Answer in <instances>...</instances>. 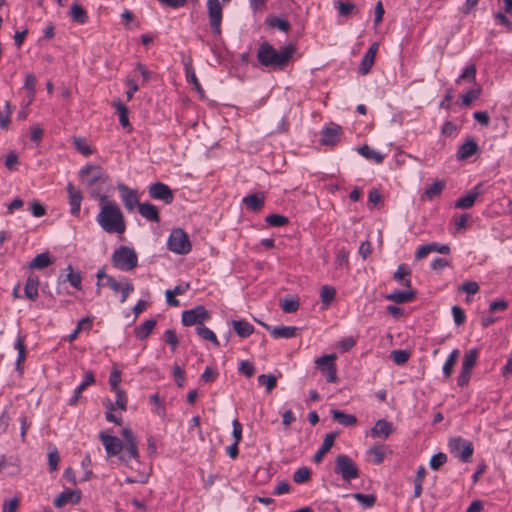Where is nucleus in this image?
Listing matches in <instances>:
<instances>
[{
	"instance_id": "1",
	"label": "nucleus",
	"mask_w": 512,
	"mask_h": 512,
	"mask_svg": "<svg viewBox=\"0 0 512 512\" xmlns=\"http://www.w3.org/2000/svg\"><path fill=\"white\" fill-rule=\"evenodd\" d=\"M101 209L96 216L99 226L109 234H123L126 230L124 215L119 206L107 199L105 195H99Z\"/></svg>"
},
{
	"instance_id": "2",
	"label": "nucleus",
	"mask_w": 512,
	"mask_h": 512,
	"mask_svg": "<svg viewBox=\"0 0 512 512\" xmlns=\"http://www.w3.org/2000/svg\"><path fill=\"white\" fill-rule=\"evenodd\" d=\"M294 52L293 45L276 50L271 44L264 42L258 49L257 60L262 66L282 69L288 64Z\"/></svg>"
},
{
	"instance_id": "3",
	"label": "nucleus",
	"mask_w": 512,
	"mask_h": 512,
	"mask_svg": "<svg viewBox=\"0 0 512 512\" xmlns=\"http://www.w3.org/2000/svg\"><path fill=\"white\" fill-rule=\"evenodd\" d=\"M113 265L121 271H131L138 265V257L133 248L120 246L112 254Z\"/></svg>"
},
{
	"instance_id": "4",
	"label": "nucleus",
	"mask_w": 512,
	"mask_h": 512,
	"mask_svg": "<svg viewBox=\"0 0 512 512\" xmlns=\"http://www.w3.org/2000/svg\"><path fill=\"white\" fill-rule=\"evenodd\" d=\"M334 472L347 482L358 478L360 474L355 462L345 454L336 457Z\"/></svg>"
},
{
	"instance_id": "5",
	"label": "nucleus",
	"mask_w": 512,
	"mask_h": 512,
	"mask_svg": "<svg viewBox=\"0 0 512 512\" xmlns=\"http://www.w3.org/2000/svg\"><path fill=\"white\" fill-rule=\"evenodd\" d=\"M122 436L124 439L123 443L125 451L120 455V462L129 464L132 461H135L140 465L137 441L134 433L130 428H124L122 430Z\"/></svg>"
},
{
	"instance_id": "6",
	"label": "nucleus",
	"mask_w": 512,
	"mask_h": 512,
	"mask_svg": "<svg viewBox=\"0 0 512 512\" xmlns=\"http://www.w3.org/2000/svg\"><path fill=\"white\" fill-rule=\"evenodd\" d=\"M168 249L174 253L184 255L190 252L191 244L188 235L180 228L174 229L167 242Z\"/></svg>"
},
{
	"instance_id": "7",
	"label": "nucleus",
	"mask_w": 512,
	"mask_h": 512,
	"mask_svg": "<svg viewBox=\"0 0 512 512\" xmlns=\"http://www.w3.org/2000/svg\"><path fill=\"white\" fill-rule=\"evenodd\" d=\"M450 452L463 463L471 461L474 447L471 441L461 437L453 438L449 442Z\"/></svg>"
},
{
	"instance_id": "8",
	"label": "nucleus",
	"mask_w": 512,
	"mask_h": 512,
	"mask_svg": "<svg viewBox=\"0 0 512 512\" xmlns=\"http://www.w3.org/2000/svg\"><path fill=\"white\" fill-rule=\"evenodd\" d=\"M209 25L213 34L221 35L223 10L219 0H207Z\"/></svg>"
},
{
	"instance_id": "9",
	"label": "nucleus",
	"mask_w": 512,
	"mask_h": 512,
	"mask_svg": "<svg viewBox=\"0 0 512 512\" xmlns=\"http://www.w3.org/2000/svg\"><path fill=\"white\" fill-rule=\"evenodd\" d=\"M210 315L207 309L202 306H196L193 309L186 310L182 313V323L184 326L203 325V322L208 320Z\"/></svg>"
},
{
	"instance_id": "10",
	"label": "nucleus",
	"mask_w": 512,
	"mask_h": 512,
	"mask_svg": "<svg viewBox=\"0 0 512 512\" xmlns=\"http://www.w3.org/2000/svg\"><path fill=\"white\" fill-rule=\"evenodd\" d=\"M99 439L101 440L106 454L108 457L118 456L120 460V455L125 451V446L123 441L117 436H112L106 434L105 432H101L99 434Z\"/></svg>"
},
{
	"instance_id": "11",
	"label": "nucleus",
	"mask_w": 512,
	"mask_h": 512,
	"mask_svg": "<svg viewBox=\"0 0 512 512\" xmlns=\"http://www.w3.org/2000/svg\"><path fill=\"white\" fill-rule=\"evenodd\" d=\"M80 176L85 180L87 186L92 187L98 182H106L107 174L100 166L89 165L80 170Z\"/></svg>"
},
{
	"instance_id": "12",
	"label": "nucleus",
	"mask_w": 512,
	"mask_h": 512,
	"mask_svg": "<svg viewBox=\"0 0 512 512\" xmlns=\"http://www.w3.org/2000/svg\"><path fill=\"white\" fill-rule=\"evenodd\" d=\"M149 196L154 200L163 201L165 204H171L174 195L170 187L162 182H156L149 186Z\"/></svg>"
},
{
	"instance_id": "13",
	"label": "nucleus",
	"mask_w": 512,
	"mask_h": 512,
	"mask_svg": "<svg viewBox=\"0 0 512 512\" xmlns=\"http://www.w3.org/2000/svg\"><path fill=\"white\" fill-rule=\"evenodd\" d=\"M117 189L120 193L121 200L128 211H133L135 207L140 204L138 192L134 189L129 188L123 183L117 185Z\"/></svg>"
},
{
	"instance_id": "14",
	"label": "nucleus",
	"mask_w": 512,
	"mask_h": 512,
	"mask_svg": "<svg viewBox=\"0 0 512 512\" xmlns=\"http://www.w3.org/2000/svg\"><path fill=\"white\" fill-rule=\"evenodd\" d=\"M342 134V127L332 123L321 131V143L326 146H333L339 142Z\"/></svg>"
},
{
	"instance_id": "15",
	"label": "nucleus",
	"mask_w": 512,
	"mask_h": 512,
	"mask_svg": "<svg viewBox=\"0 0 512 512\" xmlns=\"http://www.w3.org/2000/svg\"><path fill=\"white\" fill-rule=\"evenodd\" d=\"M259 323L265 329L270 331L271 336L273 338H275V339H279V338H283V339L294 338V337H296L298 335V332L300 330L298 327H295V326H276V327L271 328L266 323H263L261 321H259Z\"/></svg>"
},
{
	"instance_id": "16",
	"label": "nucleus",
	"mask_w": 512,
	"mask_h": 512,
	"mask_svg": "<svg viewBox=\"0 0 512 512\" xmlns=\"http://www.w3.org/2000/svg\"><path fill=\"white\" fill-rule=\"evenodd\" d=\"M481 186V183L477 184L467 195L458 198L455 202V207L459 209L471 208L482 194Z\"/></svg>"
},
{
	"instance_id": "17",
	"label": "nucleus",
	"mask_w": 512,
	"mask_h": 512,
	"mask_svg": "<svg viewBox=\"0 0 512 512\" xmlns=\"http://www.w3.org/2000/svg\"><path fill=\"white\" fill-rule=\"evenodd\" d=\"M68 196H69V204H70V213L73 216H78L80 213V206L82 202V194L79 189H77L71 182L67 184L66 187Z\"/></svg>"
},
{
	"instance_id": "18",
	"label": "nucleus",
	"mask_w": 512,
	"mask_h": 512,
	"mask_svg": "<svg viewBox=\"0 0 512 512\" xmlns=\"http://www.w3.org/2000/svg\"><path fill=\"white\" fill-rule=\"evenodd\" d=\"M392 432V423L386 421L385 419H379L371 429L370 435L373 438L387 439Z\"/></svg>"
},
{
	"instance_id": "19",
	"label": "nucleus",
	"mask_w": 512,
	"mask_h": 512,
	"mask_svg": "<svg viewBox=\"0 0 512 512\" xmlns=\"http://www.w3.org/2000/svg\"><path fill=\"white\" fill-rule=\"evenodd\" d=\"M81 500V494L78 491L66 490L62 492L54 500V505L58 508L65 506L68 503L77 504Z\"/></svg>"
},
{
	"instance_id": "20",
	"label": "nucleus",
	"mask_w": 512,
	"mask_h": 512,
	"mask_svg": "<svg viewBox=\"0 0 512 512\" xmlns=\"http://www.w3.org/2000/svg\"><path fill=\"white\" fill-rule=\"evenodd\" d=\"M416 296V292L412 289L408 290H395L386 295V299L389 301H393L397 304H403L412 301Z\"/></svg>"
},
{
	"instance_id": "21",
	"label": "nucleus",
	"mask_w": 512,
	"mask_h": 512,
	"mask_svg": "<svg viewBox=\"0 0 512 512\" xmlns=\"http://www.w3.org/2000/svg\"><path fill=\"white\" fill-rule=\"evenodd\" d=\"M336 437H337V433H335V432H330L325 435V438H324L320 448L314 455V461L316 463L321 462L324 455L329 452V450L334 445Z\"/></svg>"
},
{
	"instance_id": "22",
	"label": "nucleus",
	"mask_w": 512,
	"mask_h": 512,
	"mask_svg": "<svg viewBox=\"0 0 512 512\" xmlns=\"http://www.w3.org/2000/svg\"><path fill=\"white\" fill-rule=\"evenodd\" d=\"M138 211H139L140 215L142 217H144L145 219H147L148 221H151V222H159L160 221L158 208L149 202L140 203L138 205Z\"/></svg>"
},
{
	"instance_id": "23",
	"label": "nucleus",
	"mask_w": 512,
	"mask_h": 512,
	"mask_svg": "<svg viewBox=\"0 0 512 512\" xmlns=\"http://www.w3.org/2000/svg\"><path fill=\"white\" fill-rule=\"evenodd\" d=\"M38 286H39V278L35 274H30L27 277L24 293L26 298L31 301H35L38 298Z\"/></svg>"
},
{
	"instance_id": "24",
	"label": "nucleus",
	"mask_w": 512,
	"mask_h": 512,
	"mask_svg": "<svg viewBox=\"0 0 512 512\" xmlns=\"http://www.w3.org/2000/svg\"><path fill=\"white\" fill-rule=\"evenodd\" d=\"M242 202L247 209L258 211L264 206L265 196L262 193H253L245 196Z\"/></svg>"
},
{
	"instance_id": "25",
	"label": "nucleus",
	"mask_w": 512,
	"mask_h": 512,
	"mask_svg": "<svg viewBox=\"0 0 512 512\" xmlns=\"http://www.w3.org/2000/svg\"><path fill=\"white\" fill-rule=\"evenodd\" d=\"M182 64L184 66L185 76L188 82L192 83L197 90L201 89V85L196 77L191 57L182 56Z\"/></svg>"
},
{
	"instance_id": "26",
	"label": "nucleus",
	"mask_w": 512,
	"mask_h": 512,
	"mask_svg": "<svg viewBox=\"0 0 512 512\" xmlns=\"http://www.w3.org/2000/svg\"><path fill=\"white\" fill-rule=\"evenodd\" d=\"M478 150V144L475 140L469 139L463 143L457 151L458 160H466L473 156Z\"/></svg>"
},
{
	"instance_id": "27",
	"label": "nucleus",
	"mask_w": 512,
	"mask_h": 512,
	"mask_svg": "<svg viewBox=\"0 0 512 512\" xmlns=\"http://www.w3.org/2000/svg\"><path fill=\"white\" fill-rule=\"evenodd\" d=\"M333 420L344 427H351L356 425L357 418L353 414H347L343 411L333 409L331 410Z\"/></svg>"
},
{
	"instance_id": "28",
	"label": "nucleus",
	"mask_w": 512,
	"mask_h": 512,
	"mask_svg": "<svg viewBox=\"0 0 512 512\" xmlns=\"http://www.w3.org/2000/svg\"><path fill=\"white\" fill-rule=\"evenodd\" d=\"M411 269L406 264H400L393 275L395 281L399 282L402 286L411 288Z\"/></svg>"
},
{
	"instance_id": "29",
	"label": "nucleus",
	"mask_w": 512,
	"mask_h": 512,
	"mask_svg": "<svg viewBox=\"0 0 512 512\" xmlns=\"http://www.w3.org/2000/svg\"><path fill=\"white\" fill-rule=\"evenodd\" d=\"M232 326L236 334L241 338H247L254 332V327L246 320H233Z\"/></svg>"
},
{
	"instance_id": "30",
	"label": "nucleus",
	"mask_w": 512,
	"mask_h": 512,
	"mask_svg": "<svg viewBox=\"0 0 512 512\" xmlns=\"http://www.w3.org/2000/svg\"><path fill=\"white\" fill-rule=\"evenodd\" d=\"M53 263L48 252L40 253L36 255L33 260L29 263V268L34 270H42L47 268Z\"/></svg>"
},
{
	"instance_id": "31",
	"label": "nucleus",
	"mask_w": 512,
	"mask_h": 512,
	"mask_svg": "<svg viewBox=\"0 0 512 512\" xmlns=\"http://www.w3.org/2000/svg\"><path fill=\"white\" fill-rule=\"evenodd\" d=\"M113 106L118 113L120 125L130 132L132 130V126L128 118V108L120 100L114 101Z\"/></svg>"
},
{
	"instance_id": "32",
	"label": "nucleus",
	"mask_w": 512,
	"mask_h": 512,
	"mask_svg": "<svg viewBox=\"0 0 512 512\" xmlns=\"http://www.w3.org/2000/svg\"><path fill=\"white\" fill-rule=\"evenodd\" d=\"M445 186H446L445 181H443V180L435 181L434 183H432L430 186L427 187V189L425 190V192L422 196V199H427L430 201L433 200L434 198L440 196V194L444 190Z\"/></svg>"
},
{
	"instance_id": "33",
	"label": "nucleus",
	"mask_w": 512,
	"mask_h": 512,
	"mask_svg": "<svg viewBox=\"0 0 512 512\" xmlns=\"http://www.w3.org/2000/svg\"><path fill=\"white\" fill-rule=\"evenodd\" d=\"M156 326V320L149 319L146 320L143 324L137 326L135 328V336L136 338L143 340L149 336V334L153 331Z\"/></svg>"
},
{
	"instance_id": "34",
	"label": "nucleus",
	"mask_w": 512,
	"mask_h": 512,
	"mask_svg": "<svg viewBox=\"0 0 512 512\" xmlns=\"http://www.w3.org/2000/svg\"><path fill=\"white\" fill-rule=\"evenodd\" d=\"M70 16L74 22L84 24L88 21L85 9L79 4H73L70 8Z\"/></svg>"
},
{
	"instance_id": "35",
	"label": "nucleus",
	"mask_w": 512,
	"mask_h": 512,
	"mask_svg": "<svg viewBox=\"0 0 512 512\" xmlns=\"http://www.w3.org/2000/svg\"><path fill=\"white\" fill-rule=\"evenodd\" d=\"M478 359V350L477 349H470L464 354L463 361H462V369L468 370L472 372V369L476 365Z\"/></svg>"
},
{
	"instance_id": "36",
	"label": "nucleus",
	"mask_w": 512,
	"mask_h": 512,
	"mask_svg": "<svg viewBox=\"0 0 512 512\" xmlns=\"http://www.w3.org/2000/svg\"><path fill=\"white\" fill-rule=\"evenodd\" d=\"M459 350L458 349H454L448 356V358L446 359L444 365H443V374L446 378H449L452 374V371H453V367L454 365L456 364L457 362V359L459 357Z\"/></svg>"
},
{
	"instance_id": "37",
	"label": "nucleus",
	"mask_w": 512,
	"mask_h": 512,
	"mask_svg": "<svg viewBox=\"0 0 512 512\" xmlns=\"http://www.w3.org/2000/svg\"><path fill=\"white\" fill-rule=\"evenodd\" d=\"M387 447L385 445H374L371 447L367 453L373 457V462L375 464H381L386 456Z\"/></svg>"
},
{
	"instance_id": "38",
	"label": "nucleus",
	"mask_w": 512,
	"mask_h": 512,
	"mask_svg": "<svg viewBox=\"0 0 512 512\" xmlns=\"http://www.w3.org/2000/svg\"><path fill=\"white\" fill-rule=\"evenodd\" d=\"M358 152L366 159H369V160L373 159L378 164H381L384 160V156L381 153L371 149L367 145H363V146L359 147Z\"/></svg>"
},
{
	"instance_id": "39",
	"label": "nucleus",
	"mask_w": 512,
	"mask_h": 512,
	"mask_svg": "<svg viewBox=\"0 0 512 512\" xmlns=\"http://www.w3.org/2000/svg\"><path fill=\"white\" fill-rule=\"evenodd\" d=\"M265 23L271 28L279 29L282 32L288 33L290 30V23L279 17H269L265 20Z\"/></svg>"
},
{
	"instance_id": "40",
	"label": "nucleus",
	"mask_w": 512,
	"mask_h": 512,
	"mask_svg": "<svg viewBox=\"0 0 512 512\" xmlns=\"http://www.w3.org/2000/svg\"><path fill=\"white\" fill-rule=\"evenodd\" d=\"M12 106L9 101L5 102L4 110L0 111V128L8 130L11 123Z\"/></svg>"
},
{
	"instance_id": "41",
	"label": "nucleus",
	"mask_w": 512,
	"mask_h": 512,
	"mask_svg": "<svg viewBox=\"0 0 512 512\" xmlns=\"http://www.w3.org/2000/svg\"><path fill=\"white\" fill-rule=\"evenodd\" d=\"M336 290L330 285H324L321 288L320 298L324 306L328 307L331 302L335 299Z\"/></svg>"
},
{
	"instance_id": "42",
	"label": "nucleus",
	"mask_w": 512,
	"mask_h": 512,
	"mask_svg": "<svg viewBox=\"0 0 512 512\" xmlns=\"http://www.w3.org/2000/svg\"><path fill=\"white\" fill-rule=\"evenodd\" d=\"M352 496L365 509L373 507L376 502L374 494L355 493Z\"/></svg>"
},
{
	"instance_id": "43",
	"label": "nucleus",
	"mask_w": 512,
	"mask_h": 512,
	"mask_svg": "<svg viewBox=\"0 0 512 512\" xmlns=\"http://www.w3.org/2000/svg\"><path fill=\"white\" fill-rule=\"evenodd\" d=\"M196 333L200 338H202L204 340L211 341L216 346L219 345V341H218L215 333L208 327H206L204 325L197 326Z\"/></svg>"
},
{
	"instance_id": "44",
	"label": "nucleus",
	"mask_w": 512,
	"mask_h": 512,
	"mask_svg": "<svg viewBox=\"0 0 512 512\" xmlns=\"http://www.w3.org/2000/svg\"><path fill=\"white\" fill-rule=\"evenodd\" d=\"M128 465H130V467L132 469H135L139 472V476L136 477V478H132V477H127L125 479V482L126 483H146L147 480H148V476L149 474L147 472H141L140 471V465H138L135 461H132L131 463H129Z\"/></svg>"
},
{
	"instance_id": "45",
	"label": "nucleus",
	"mask_w": 512,
	"mask_h": 512,
	"mask_svg": "<svg viewBox=\"0 0 512 512\" xmlns=\"http://www.w3.org/2000/svg\"><path fill=\"white\" fill-rule=\"evenodd\" d=\"M258 382L260 385H264L266 391L270 393L276 387L277 379L273 374H261L258 376Z\"/></svg>"
},
{
	"instance_id": "46",
	"label": "nucleus",
	"mask_w": 512,
	"mask_h": 512,
	"mask_svg": "<svg viewBox=\"0 0 512 512\" xmlns=\"http://www.w3.org/2000/svg\"><path fill=\"white\" fill-rule=\"evenodd\" d=\"M411 353L408 350H394L390 353V358L397 365H404L410 358Z\"/></svg>"
},
{
	"instance_id": "47",
	"label": "nucleus",
	"mask_w": 512,
	"mask_h": 512,
	"mask_svg": "<svg viewBox=\"0 0 512 512\" xmlns=\"http://www.w3.org/2000/svg\"><path fill=\"white\" fill-rule=\"evenodd\" d=\"M374 60H375V56L372 55V51L366 52L364 57L362 58L360 68H359V73L362 75H366L367 73H369L371 67L374 64Z\"/></svg>"
},
{
	"instance_id": "48",
	"label": "nucleus",
	"mask_w": 512,
	"mask_h": 512,
	"mask_svg": "<svg viewBox=\"0 0 512 512\" xmlns=\"http://www.w3.org/2000/svg\"><path fill=\"white\" fill-rule=\"evenodd\" d=\"M280 307L285 313H294L299 308V301L296 298H286L281 300Z\"/></svg>"
},
{
	"instance_id": "49",
	"label": "nucleus",
	"mask_w": 512,
	"mask_h": 512,
	"mask_svg": "<svg viewBox=\"0 0 512 512\" xmlns=\"http://www.w3.org/2000/svg\"><path fill=\"white\" fill-rule=\"evenodd\" d=\"M265 221L267 224H269L272 227H282L289 222L287 217L280 215V214L268 215L265 218Z\"/></svg>"
},
{
	"instance_id": "50",
	"label": "nucleus",
	"mask_w": 512,
	"mask_h": 512,
	"mask_svg": "<svg viewBox=\"0 0 512 512\" xmlns=\"http://www.w3.org/2000/svg\"><path fill=\"white\" fill-rule=\"evenodd\" d=\"M476 78V67L475 65L467 66L462 74L456 79V83H460L461 81L474 82Z\"/></svg>"
},
{
	"instance_id": "51",
	"label": "nucleus",
	"mask_w": 512,
	"mask_h": 512,
	"mask_svg": "<svg viewBox=\"0 0 512 512\" xmlns=\"http://www.w3.org/2000/svg\"><path fill=\"white\" fill-rule=\"evenodd\" d=\"M311 471L308 467H301L297 469L293 474V481L301 484L310 479Z\"/></svg>"
},
{
	"instance_id": "52",
	"label": "nucleus",
	"mask_w": 512,
	"mask_h": 512,
	"mask_svg": "<svg viewBox=\"0 0 512 512\" xmlns=\"http://www.w3.org/2000/svg\"><path fill=\"white\" fill-rule=\"evenodd\" d=\"M480 92L481 90L479 88L468 90L461 96L462 104L466 107L470 106L474 100L478 99Z\"/></svg>"
},
{
	"instance_id": "53",
	"label": "nucleus",
	"mask_w": 512,
	"mask_h": 512,
	"mask_svg": "<svg viewBox=\"0 0 512 512\" xmlns=\"http://www.w3.org/2000/svg\"><path fill=\"white\" fill-rule=\"evenodd\" d=\"M335 359L336 356L334 354L324 355L316 359V364L321 371H326L327 367L335 365Z\"/></svg>"
},
{
	"instance_id": "54",
	"label": "nucleus",
	"mask_w": 512,
	"mask_h": 512,
	"mask_svg": "<svg viewBox=\"0 0 512 512\" xmlns=\"http://www.w3.org/2000/svg\"><path fill=\"white\" fill-rule=\"evenodd\" d=\"M446 462H447V455L445 453L439 452L431 457L429 464H430L431 469L438 470Z\"/></svg>"
},
{
	"instance_id": "55",
	"label": "nucleus",
	"mask_w": 512,
	"mask_h": 512,
	"mask_svg": "<svg viewBox=\"0 0 512 512\" xmlns=\"http://www.w3.org/2000/svg\"><path fill=\"white\" fill-rule=\"evenodd\" d=\"M68 269L70 270V273L67 275V280L69 281V283L75 289L81 290L82 289V285H81L82 277H81V274L79 272H74L72 270L71 266H69Z\"/></svg>"
},
{
	"instance_id": "56",
	"label": "nucleus",
	"mask_w": 512,
	"mask_h": 512,
	"mask_svg": "<svg viewBox=\"0 0 512 512\" xmlns=\"http://www.w3.org/2000/svg\"><path fill=\"white\" fill-rule=\"evenodd\" d=\"M60 461V456L57 449L54 447L48 453V466L50 471H56L58 469V463Z\"/></svg>"
},
{
	"instance_id": "57",
	"label": "nucleus",
	"mask_w": 512,
	"mask_h": 512,
	"mask_svg": "<svg viewBox=\"0 0 512 512\" xmlns=\"http://www.w3.org/2000/svg\"><path fill=\"white\" fill-rule=\"evenodd\" d=\"M349 253L345 249H341L338 251L336 258H335V265L336 268H343L347 267L349 264Z\"/></svg>"
},
{
	"instance_id": "58",
	"label": "nucleus",
	"mask_w": 512,
	"mask_h": 512,
	"mask_svg": "<svg viewBox=\"0 0 512 512\" xmlns=\"http://www.w3.org/2000/svg\"><path fill=\"white\" fill-rule=\"evenodd\" d=\"M114 392L116 395L115 405L118 409L126 411L128 400L125 392L122 389L115 390Z\"/></svg>"
},
{
	"instance_id": "59",
	"label": "nucleus",
	"mask_w": 512,
	"mask_h": 512,
	"mask_svg": "<svg viewBox=\"0 0 512 512\" xmlns=\"http://www.w3.org/2000/svg\"><path fill=\"white\" fill-rule=\"evenodd\" d=\"M121 382V371L118 369L112 370L109 376V385L112 391L118 390L119 383Z\"/></svg>"
},
{
	"instance_id": "60",
	"label": "nucleus",
	"mask_w": 512,
	"mask_h": 512,
	"mask_svg": "<svg viewBox=\"0 0 512 512\" xmlns=\"http://www.w3.org/2000/svg\"><path fill=\"white\" fill-rule=\"evenodd\" d=\"M172 373L177 386L182 387L185 383V371L179 365H174Z\"/></svg>"
},
{
	"instance_id": "61",
	"label": "nucleus",
	"mask_w": 512,
	"mask_h": 512,
	"mask_svg": "<svg viewBox=\"0 0 512 512\" xmlns=\"http://www.w3.org/2000/svg\"><path fill=\"white\" fill-rule=\"evenodd\" d=\"M95 382V377L92 371L85 372L84 380L75 389L77 393H82L89 385Z\"/></svg>"
},
{
	"instance_id": "62",
	"label": "nucleus",
	"mask_w": 512,
	"mask_h": 512,
	"mask_svg": "<svg viewBox=\"0 0 512 512\" xmlns=\"http://www.w3.org/2000/svg\"><path fill=\"white\" fill-rule=\"evenodd\" d=\"M239 371L246 377L250 378L255 373V368L253 364L247 360H242L239 365Z\"/></svg>"
},
{
	"instance_id": "63",
	"label": "nucleus",
	"mask_w": 512,
	"mask_h": 512,
	"mask_svg": "<svg viewBox=\"0 0 512 512\" xmlns=\"http://www.w3.org/2000/svg\"><path fill=\"white\" fill-rule=\"evenodd\" d=\"M336 7L341 16H348L355 9V5L350 2H337Z\"/></svg>"
},
{
	"instance_id": "64",
	"label": "nucleus",
	"mask_w": 512,
	"mask_h": 512,
	"mask_svg": "<svg viewBox=\"0 0 512 512\" xmlns=\"http://www.w3.org/2000/svg\"><path fill=\"white\" fill-rule=\"evenodd\" d=\"M452 314L456 325H462L465 322L466 316L464 310L459 306L452 307Z\"/></svg>"
}]
</instances>
